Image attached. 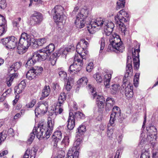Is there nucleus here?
Returning a JSON list of instances; mask_svg holds the SVG:
<instances>
[{
  "label": "nucleus",
  "mask_w": 158,
  "mask_h": 158,
  "mask_svg": "<svg viewBox=\"0 0 158 158\" xmlns=\"http://www.w3.org/2000/svg\"><path fill=\"white\" fill-rule=\"evenodd\" d=\"M130 15L129 12L125 10L122 9L120 10L115 17V20L116 23L118 25L122 32L125 33L126 30L123 22L129 21Z\"/></svg>",
  "instance_id": "f257e3e1"
},
{
  "label": "nucleus",
  "mask_w": 158,
  "mask_h": 158,
  "mask_svg": "<svg viewBox=\"0 0 158 158\" xmlns=\"http://www.w3.org/2000/svg\"><path fill=\"white\" fill-rule=\"evenodd\" d=\"M111 36L110 39V44L108 48V51H115L117 52H123L124 47L119 35L116 33H114Z\"/></svg>",
  "instance_id": "f03ea898"
},
{
  "label": "nucleus",
  "mask_w": 158,
  "mask_h": 158,
  "mask_svg": "<svg viewBox=\"0 0 158 158\" xmlns=\"http://www.w3.org/2000/svg\"><path fill=\"white\" fill-rule=\"evenodd\" d=\"M89 13V10L86 7L84 6L78 13L75 23L77 27L80 28L83 27L85 25L84 19L87 18Z\"/></svg>",
  "instance_id": "7ed1b4c3"
},
{
  "label": "nucleus",
  "mask_w": 158,
  "mask_h": 158,
  "mask_svg": "<svg viewBox=\"0 0 158 158\" xmlns=\"http://www.w3.org/2000/svg\"><path fill=\"white\" fill-rule=\"evenodd\" d=\"M45 123L43 121L40 123L38 128H36V136L37 138L41 139L45 138L46 139L50 137V134L49 131H47Z\"/></svg>",
  "instance_id": "20e7f679"
},
{
  "label": "nucleus",
  "mask_w": 158,
  "mask_h": 158,
  "mask_svg": "<svg viewBox=\"0 0 158 158\" xmlns=\"http://www.w3.org/2000/svg\"><path fill=\"white\" fill-rule=\"evenodd\" d=\"M99 24V27L102 29L103 34L108 36L111 34L114 27V24L112 22L108 20H100Z\"/></svg>",
  "instance_id": "39448f33"
},
{
  "label": "nucleus",
  "mask_w": 158,
  "mask_h": 158,
  "mask_svg": "<svg viewBox=\"0 0 158 158\" xmlns=\"http://www.w3.org/2000/svg\"><path fill=\"white\" fill-rule=\"evenodd\" d=\"M83 65V60L80 59L78 56L76 55L74 58V62L71 64L69 68V72L77 73L81 69Z\"/></svg>",
  "instance_id": "423d86ee"
},
{
  "label": "nucleus",
  "mask_w": 158,
  "mask_h": 158,
  "mask_svg": "<svg viewBox=\"0 0 158 158\" xmlns=\"http://www.w3.org/2000/svg\"><path fill=\"white\" fill-rule=\"evenodd\" d=\"M1 42L8 49H12L15 48L17 43V39L14 36L2 39Z\"/></svg>",
  "instance_id": "0eeeda50"
},
{
  "label": "nucleus",
  "mask_w": 158,
  "mask_h": 158,
  "mask_svg": "<svg viewBox=\"0 0 158 158\" xmlns=\"http://www.w3.org/2000/svg\"><path fill=\"white\" fill-rule=\"evenodd\" d=\"M122 86L123 88H124L125 95L127 98L128 99H130L133 97L134 94L133 86L129 82L125 81L124 79Z\"/></svg>",
  "instance_id": "6e6552de"
},
{
  "label": "nucleus",
  "mask_w": 158,
  "mask_h": 158,
  "mask_svg": "<svg viewBox=\"0 0 158 158\" xmlns=\"http://www.w3.org/2000/svg\"><path fill=\"white\" fill-rule=\"evenodd\" d=\"M33 40V39L31 38L29 35L25 33H23L21 34L18 44H19L20 45H22L25 47V48H28L31 44V42Z\"/></svg>",
  "instance_id": "1a4fd4ad"
},
{
  "label": "nucleus",
  "mask_w": 158,
  "mask_h": 158,
  "mask_svg": "<svg viewBox=\"0 0 158 158\" xmlns=\"http://www.w3.org/2000/svg\"><path fill=\"white\" fill-rule=\"evenodd\" d=\"M139 47V44H137L136 47V48L134 49V52H132L134 68L135 70H137L139 68V53L140 52Z\"/></svg>",
  "instance_id": "9d476101"
},
{
  "label": "nucleus",
  "mask_w": 158,
  "mask_h": 158,
  "mask_svg": "<svg viewBox=\"0 0 158 158\" xmlns=\"http://www.w3.org/2000/svg\"><path fill=\"white\" fill-rule=\"evenodd\" d=\"M48 107V105L46 102H39L38 106L35 110V116H37L39 114H45L47 111Z\"/></svg>",
  "instance_id": "9b49d317"
},
{
  "label": "nucleus",
  "mask_w": 158,
  "mask_h": 158,
  "mask_svg": "<svg viewBox=\"0 0 158 158\" xmlns=\"http://www.w3.org/2000/svg\"><path fill=\"white\" fill-rule=\"evenodd\" d=\"M121 114V110L119 107L115 106L113 108V111L111 114L110 120V124L111 125L113 124L115 120L119 117Z\"/></svg>",
  "instance_id": "f8f14e48"
},
{
  "label": "nucleus",
  "mask_w": 158,
  "mask_h": 158,
  "mask_svg": "<svg viewBox=\"0 0 158 158\" xmlns=\"http://www.w3.org/2000/svg\"><path fill=\"white\" fill-rule=\"evenodd\" d=\"M43 19L42 14L37 11H35L34 13L31 16V23L33 25L39 24Z\"/></svg>",
  "instance_id": "ddd939ff"
},
{
  "label": "nucleus",
  "mask_w": 158,
  "mask_h": 158,
  "mask_svg": "<svg viewBox=\"0 0 158 158\" xmlns=\"http://www.w3.org/2000/svg\"><path fill=\"white\" fill-rule=\"evenodd\" d=\"M34 55L36 59H37L38 61L44 60L49 56L44 49H41L36 52H35Z\"/></svg>",
  "instance_id": "4468645a"
},
{
  "label": "nucleus",
  "mask_w": 158,
  "mask_h": 158,
  "mask_svg": "<svg viewBox=\"0 0 158 158\" xmlns=\"http://www.w3.org/2000/svg\"><path fill=\"white\" fill-rule=\"evenodd\" d=\"M131 58L129 56L127 57V63L126 72L124 75L123 79L125 81H127V77L130 76L132 75L133 69L131 64Z\"/></svg>",
  "instance_id": "2eb2a0df"
},
{
  "label": "nucleus",
  "mask_w": 158,
  "mask_h": 158,
  "mask_svg": "<svg viewBox=\"0 0 158 158\" xmlns=\"http://www.w3.org/2000/svg\"><path fill=\"white\" fill-rule=\"evenodd\" d=\"M76 50L81 58V59L82 60L86 59L88 52L86 50V49L81 47L79 43H78L77 45Z\"/></svg>",
  "instance_id": "dca6fc26"
},
{
  "label": "nucleus",
  "mask_w": 158,
  "mask_h": 158,
  "mask_svg": "<svg viewBox=\"0 0 158 158\" xmlns=\"http://www.w3.org/2000/svg\"><path fill=\"white\" fill-rule=\"evenodd\" d=\"M62 138V134L60 131H57L55 132L52 136V142L54 143V147H56L57 143Z\"/></svg>",
  "instance_id": "f3484780"
},
{
  "label": "nucleus",
  "mask_w": 158,
  "mask_h": 158,
  "mask_svg": "<svg viewBox=\"0 0 158 158\" xmlns=\"http://www.w3.org/2000/svg\"><path fill=\"white\" fill-rule=\"evenodd\" d=\"M75 116L73 113H69V117L67 121V128L69 130L73 129L75 126Z\"/></svg>",
  "instance_id": "a211bd4d"
},
{
  "label": "nucleus",
  "mask_w": 158,
  "mask_h": 158,
  "mask_svg": "<svg viewBox=\"0 0 158 158\" xmlns=\"http://www.w3.org/2000/svg\"><path fill=\"white\" fill-rule=\"evenodd\" d=\"M95 21H96L92 23H91V22L87 26L88 30L91 34H94L96 30L98 29V28H97L98 26V23H97L98 21L97 20H95Z\"/></svg>",
  "instance_id": "6ab92c4d"
},
{
  "label": "nucleus",
  "mask_w": 158,
  "mask_h": 158,
  "mask_svg": "<svg viewBox=\"0 0 158 158\" xmlns=\"http://www.w3.org/2000/svg\"><path fill=\"white\" fill-rule=\"evenodd\" d=\"M37 149L35 148H32L30 152L29 149H27L23 156V158H28L30 153V158H35Z\"/></svg>",
  "instance_id": "aec40b11"
},
{
  "label": "nucleus",
  "mask_w": 158,
  "mask_h": 158,
  "mask_svg": "<svg viewBox=\"0 0 158 158\" xmlns=\"http://www.w3.org/2000/svg\"><path fill=\"white\" fill-rule=\"evenodd\" d=\"M86 88L87 89L89 90L90 92H91L94 99H95L96 97V103L98 106H99V102L98 101L99 95H98L97 92H96L95 88L92 87L91 85L90 84H89L88 85L86 86Z\"/></svg>",
  "instance_id": "412c9836"
},
{
  "label": "nucleus",
  "mask_w": 158,
  "mask_h": 158,
  "mask_svg": "<svg viewBox=\"0 0 158 158\" xmlns=\"http://www.w3.org/2000/svg\"><path fill=\"white\" fill-rule=\"evenodd\" d=\"M38 61L37 59H36L35 56L33 55L32 57L29 58L25 64V66L28 69L32 68L33 66L36 62Z\"/></svg>",
  "instance_id": "4be33fe9"
},
{
  "label": "nucleus",
  "mask_w": 158,
  "mask_h": 158,
  "mask_svg": "<svg viewBox=\"0 0 158 158\" xmlns=\"http://www.w3.org/2000/svg\"><path fill=\"white\" fill-rule=\"evenodd\" d=\"M26 86V83L24 81H22L18 86L15 87V93L19 94L21 93L23 91Z\"/></svg>",
  "instance_id": "5701e85b"
},
{
  "label": "nucleus",
  "mask_w": 158,
  "mask_h": 158,
  "mask_svg": "<svg viewBox=\"0 0 158 158\" xmlns=\"http://www.w3.org/2000/svg\"><path fill=\"white\" fill-rule=\"evenodd\" d=\"M64 8L60 5L56 6L52 10V13L53 15H64Z\"/></svg>",
  "instance_id": "b1692460"
},
{
  "label": "nucleus",
  "mask_w": 158,
  "mask_h": 158,
  "mask_svg": "<svg viewBox=\"0 0 158 158\" xmlns=\"http://www.w3.org/2000/svg\"><path fill=\"white\" fill-rule=\"evenodd\" d=\"M81 142L82 140L81 139H77L73 143V147H74L73 148H75L74 150L73 149V148H70L69 150L71 149H72L73 150V155H74V152H78L79 153L78 150H79L81 148Z\"/></svg>",
  "instance_id": "393cba45"
},
{
  "label": "nucleus",
  "mask_w": 158,
  "mask_h": 158,
  "mask_svg": "<svg viewBox=\"0 0 158 158\" xmlns=\"http://www.w3.org/2000/svg\"><path fill=\"white\" fill-rule=\"evenodd\" d=\"M54 124V122L53 119H52V118L51 117H48L47 122V128L46 130L49 131L50 134L53 129Z\"/></svg>",
  "instance_id": "a878e982"
},
{
  "label": "nucleus",
  "mask_w": 158,
  "mask_h": 158,
  "mask_svg": "<svg viewBox=\"0 0 158 158\" xmlns=\"http://www.w3.org/2000/svg\"><path fill=\"white\" fill-rule=\"evenodd\" d=\"M73 150L72 149H70L69 150L67 155V157L66 158H78L79 153L78 152H74V155H73ZM54 158H62L61 157L59 156L56 157Z\"/></svg>",
  "instance_id": "bb28decb"
},
{
  "label": "nucleus",
  "mask_w": 158,
  "mask_h": 158,
  "mask_svg": "<svg viewBox=\"0 0 158 158\" xmlns=\"http://www.w3.org/2000/svg\"><path fill=\"white\" fill-rule=\"evenodd\" d=\"M50 92V88L49 86H45L43 90L42 94V97L40 98L41 100L43 99L45 97H47Z\"/></svg>",
  "instance_id": "cd10ccee"
},
{
  "label": "nucleus",
  "mask_w": 158,
  "mask_h": 158,
  "mask_svg": "<svg viewBox=\"0 0 158 158\" xmlns=\"http://www.w3.org/2000/svg\"><path fill=\"white\" fill-rule=\"evenodd\" d=\"M20 67V64L19 62H16L13 64L8 69V71L10 73H12L16 71Z\"/></svg>",
  "instance_id": "c85d7f7f"
},
{
  "label": "nucleus",
  "mask_w": 158,
  "mask_h": 158,
  "mask_svg": "<svg viewBox=\"0 0 158 158\" xmlns=\"http://www.w3.org/2000/svg\"><path fill=\"white\" fill-rule=\"evenodd\" d=\"M114 104L115 101L113 98L110 97L107 98L106 101V107L108 110L111 109Z\"/></svg>",
  "instance_id": "c756f323"
},
{
  "label": "nucleus",
  "mask_w": 158,
  "mask_h": 158,
  "mask_svg": "<svg viewBox=\"0 0 158 158\" xmlns=\"http://www.w3.org/2000/svg\"><path fill=\"white\" fill-rule=\"evenodd\" d=\"M53 18L55 22L62 23L65 20V16L64 15H53Z\"/></svg>",
  "instance_id": "7c9ffc66"
},
{
  "label": "nucleus",
  "mask_w": 158,
  "mask_h": 158,
  "mask_svg": "<svg viewBox=\"0 0 158 158\" xmlns=\"http://www.w3.org/2000/svg\"><path fill=\"white\" fill-rule=\"evenodd\" d=\"M120 88V86L118 84H116L112 85L110 88L111 93L112 94H116L118 92Z\"/></svg>",
  "instance_id": "2f4dec72"
},
{
  "label": "nucleus",
  "mask_w": 158,
  "mask_h": 158,
  "mask_svg": "<svg viewBox=\"0 0 158 158\" xmlns=\"http://www.w3.org/2000/svg\"><path fill=\"white\" fill-rule=\"evenodd\" d=\"M66 99L65 94L64 93H60L59 96L58 102L57 104V106L63 105L64 102Z\"/></svg>",
  "instance_id": "473e14b6"
},
{
  "label": "nucleus",
  "mask_w": 158,
  "mask_h": 158,
  "mask_svg": "<svg viewBox=\"0 0 158 158\" xmlns=\"http://www.w3.org/2000/svg\"><path fill=\"white\" fill-rule=\"evenodd\" d=\"M10 74H11L12 75L6 78V83L8 86H10L11 85V83L14 78L17 77V74L16 73H10Z\"/></svg>",
  "instance_id": "72a5a7b5"
},
{
  "label": "nucleus",
  "mask_w": 158,
  "mask_h": 158,
  "mask_svg": "<svg viewBox=\"0 0 158 158\" xmlns=\"http://www.w3.org/2000/svg\"><path fill=\"white\" fill-rule=\"evenodd\" d=\"M55 48L54 45L52 44H50L44 49L46 51V52L49 55L51 53L53 52Z\"/></svg>",
  "instance_id": "f704fd0d"
},
{
  "label": "nucleus",
  "mask_w": 158,
  "mask_h": 158,
  "mask_svg": "<svg viewBox=\"0 0 158 158\" xmlns=\"http://www.w3.org/2000/svg\"><path fill=\"white\" fill-rule=\"evenodd\" d=\"M36 75L32 69H31L26 74V77L29 80H31L35 78Z\"/></svg>",
  "instance_id": "c9c22d12"
},
{
  "label": "nucleus",
  "mask_w": 158,
  "mask_h": 158,
  "mask_svg": "<svg viewBox=\"0 0 158 158\" xmlns=\"http://www.w3.org/2000/svg\"><path fill=\"white\" fill-rule=\"evenodd\" d=\"M88 80L86 77H81L77 81V83L80 86H83L86 85Z\"/></svg>",
  "instance_id": "e433bc0d"
},
{
  "label": "nucleus",
  "mask_w": 158,
  "mask_h": 158,
  "mask_svg": "<svg viewBox=\"0 0 158 158\" xmlns=\"http://www.w3.org/2000/svg\"><path fill=\"white\" fill-rule=\"evenodd\" d=\"M36 131V127H34L33 130L32 132L30 133V137L28 139V142L31 144L33 140L35 135V132Z\"/></svg>",
  "instance_id": "4c0bfd02"
},
{
  "label": "nucleus",
  "mask_w": 158,
  "mask_h": 158,
  "mask_svg": "<svg viewBox=\"0 0 158 158\" xmlns=\"http://www.w3.org/2000/svg\"><path fill=\"white\" fill-rule=\"evenodd\" d=\"M25 47L22 45H20V44H18L17 47V52L19 54H22L25 53L28 49V48H26Z\"/></svg>",
  "instance_id": "58836bf2"
},
{
  "label": "nucleus",
  "mask_w": 158,
  "mask_h": 158,
  "mask_svg": "<svg viewBox=\"0 0 158 158\" xmlns=\"http://www.w3.org/2000/svg\"><path fill=\"white\" fill-rule=\"evenodd\" d=\"M32 69L37 76L41 73L43 71V68L40 66H35L32 68Z\"/></svg>",
  "instance_id": "ea45409f"
},
{
  "label": "nucleus",
  "mask_w": 158,
  "mask_h": 158,
  "mask_svg": "<svg viewBox=\"0 0 158 158\" xmlns=\"http://www.w3.org/2000/svg\"><path fill=\"white\" fill-rule=\"evenodd\" d=\"M125 3V0H119L117 3V6L116 9L118 10L124 7Z\"/></svg>",
  "instance_id": "a19ab883"
},
{
  "label": "nucleus",
  "mask_w": 158,
  "mask_h": 158,
  "mask_svg": "<svg viewBox=\"0 0 158 158\" xmlns=\"http://www.w3.org/2000/svg\"><path fill=\"white\" fill-rule=\"evenodd\" d=\"M78 131L79 134L81 135H83L86 131V129L85 126L81 125L78 128Z\"/></svg>",
  "instance_id": "79ce46f5"
},
{
  "label": "nucleus",
  "mask_w": 158,
  "mask_h": 158,
  "mask_svg": "<svg viewBox=\"0 0 158 158\" xmlns=\"http://www.w3.org/2000/svg\"><path fill=\"white\" fill-rule=\"evenodd\" d=\"M139 74L136 73L135 74L134 79V84L135 87H137L139 84Z\"/></svg>",
  "instance_id": "37998d69"
},
{
  "label": "nucleus",
  "mask_w": 158,
  "mask_h": 158,
  "mask_svg": "<svg viewBox=\"0 0 158 158\" xmlns=\"http://www.w3.org/2000/svg\"><path fill=\"white\" fill-rule=\"evenodd\" d=\"M7 135L6 131H4L0 133V143L3 141L6 138Z\"/></svg>",
  "instance_id": "c03bdc74"
},
{
  "label": "nucleus",
  "mask_w": 158,
  "mask_h": 158,
  "mask_svg": "<svg viewBox=\"0 0 158 158\" xmlns=\"http://www.w3.org/2000/svg\"><path fill=\"white\" fill-rule=\"evenodd\" d=\"M105 72L106 74L104 75V80H110L113 72L111 71L109 72L108 70H106Z\"/></svg>",
  "instance_id": "a18cd8bd"
},
{
  "label": "nucleus",
  "mask_w": 158,
  "mask_h": 158,
  "mask_svg": "<svg viewBox=\"0 0 158 158\" xmlns=\"http://www.w3.org/2000/svg\"><path fill=\"white\" fill-rule=\"evenodd\" d=\"M47 40L45 38L39 39L37 41V44L38 46H41L46 42Z\"/></svg>",
  "instance_id": "49530a36"
},
{
  "label": "nucleus",
  "mask_w": 158,
  "mask_h": 158,
  "mask_svg": "<svg viewBox=\"0 0 158 158\" xmlns=\"http://www.w3.org/2000/svg\"><path fill=\"white\" fill-rule=\"evenodd\" d=\"M56 110H55L51 109L49 111V115L52 116V118H55L57 114V112H56Z\"/></svg>",
  "instance_id": "de8ad7c7"
},
{
  "label": "nucleus",
  "mask_w": 158,
  "mask_h": 158,
  "mask_svg": "<svg viewBox=\"0 0 158 158\" xmlns=\"http://www.w3.org/2000/svg\"><path fill=\"white\" fill-rule=\"evenodd\" d=\"M105 102V99L104 97L102 96L99 95V105L100 104L101 107L100 108H103L104 106V103Z\"/></svg>",
  "instance_id": "09e8293b"
},
{
  "label": "nucleus",
  "mask_w": 158,
  "mask_h": 158,
  "mask_svg": "<svg viewBox=\"0 0 158 158\" xmlns=\"http://www.w3.org/2000/svg\"><path fill=\"white\" fill-rule=\"evenodd\" d=\"M93 63L92 62H90L86 67V71L88 72H91L93 69Z\"/></svg>",
  "instance_id": "8fccbe9b"
},
{
  "label": "nucleus",
  "mask_w": 158,
  "mask_h": 158,
  "mask_svg": "<svg viewBox=\"0 0 158 158\" xmlns=\"http://www.w3.org/2000/svg\"><path fill=\"white\" fill-rule=\"evenodd\" d=\"M106 41L104 37L102 38L101 40V48L100 51H102V50L104 49V47L105 45Z\"/></svg>",
  "instance_id": "3c124183"
},
{
  "label": "nucleus",
  "mask_w": 158,
  "mask_h": 158,
  "mask_svg": "<svg viewBox=\"0 0 158 158\" xmlns=\"http://www.w3.org/2000/svg\"><path fill=\"white\" fill-rule=\"evenodd\" d=\"M21 18H18L15 19L13 22V26L15 27H17L19 25V22L21 21Z\"/></svg>",
  "instance_id": "603ef678"
},
{
  "label": "nucleus",
  "mask_w": 158,
  "mask_h": 158,
  "mask_svg": "<svg viewBox=\"0 0 158 158\" xmlns=\"http://www.w3.org/2000/svg\"><path fill=\"white\" fill-rule=\"evenodd\" d=\"M5 24L0 25V36L4 34L6 31Z\"/></svg>",
  "instance_id": "864d4df0"
},
{
  "label": "nucleus",
  "mask_w": 158,
  "mask_h": 158,
  "mask_svg": "<svg viewBox=\"0 0 158 158\" xmlns=\"http://www.w3.org/2000/svg\"><path fill=\"white\" fill-rule=\"evenodd\" d=\"M6 6V0H0V7L1 9H4Z\"/></svg>",
  "instance_id": "5fc2aeb1"
},
{
  "label": "nucleus",
  "mask_w": 158,
  "mask_h": 158,
  "mask_svg": "<svg viewBox=\"0 0 158 158\" xmlns=\"http://www.w3.org/2000/svg\"><path fill=\"white\" fill-rule=\"evenodd\" d=\"M140 158H150L149 153L147 151H145L142 153Z\"/></svg>",
  "instance_id": "6e6d98bb"
},
{
  "label": "nucleus",
  "mask_w": 158,
  "mask_h": 158,
  "mask_svg": "<svg viewBox=\"0 0 158 158\" xmlns=\"http://www.w3.org/2000/svg\"><path fill=\"white\" fill-rule=\"evenodd\" d=\"M36 103V100H33L31 102L28 103L26 105L27 108H32L34 106Z\"/></svg>",
  "instance_id": "4d7b16f0"
},
{
  "label": "nucleus",
  "mask_w": 158,
  "mask_h": 158,
  "mask_svg": "<svg viewBox=\"0 0 158 158\" xmlns=\"http://www.w3.org/2000/svg\"><path fill=\"white\" fill-rule=\"evenodd\" d=\"M69 142V138L68 136H65L63 139L62 142L64 143L65 145H67Z\"/></svg>",
  "instance_id": "13d9d810"
},
{
  "label": "nucleus",
  "mask_w": 158,
  "mask_h": 158,
  "mask_svg": "<svg viewBox=\"0 0 158 158\" xmlns=\"http://www.w3.org/2000/svg\"><path fill=\"white\" fill-rule=\"evenodd\" d=\"M63 105H60L58 106L57 104H56V108H55V110H57L58 108V111L57 112V113H59L60 114L62 113L63 110Z\"/></svg>",
  "instance_id": "bf43d9fd"
},
{
  "label": "nucleus",
  "mask_w": 158,
  "mask_h": 158,
  "mask_svg": "<svg viewBox=\"0 0 158 158\" xmlns=\"http://www.w3.org/2000/svg\"><path fill=\"white\" fill-rule=\"evenodd\" d=\"M59 74L60 77L63 78H65L67 77V73L63 71H60L59 72Z\"/></svg>",
  "instance_id": "052dcab7"
},
{
  "label": "nucleus",
  "mask_w": 158,
  "mask_h": 158,
  "mask_svg": "<svg viewBox=\"0 0 158 158\" xmlns=\"http://www.w3.org/2000/svg\"><path fill=\"white\" fill-rule=\"evenodd\" d=\"M6 20L3 16L0 15V25L5 24Z\"/></svg>",
  "instance_id": "680f3d73"
},
{
  "label": "nucleus",
  "mask_w": 158,
  "mask_h": 158,
  "mask_svg": "<svg viewBox=\"0 0 158 158\" xmlns=\"http://www.w3.org/2000/svg\"><path fill=\"white\" fill-rule=\"evenodd\" d=\"M104 84L106 88H108L110 87V80H104Z\"/></svg>",
  "instance_id": "e2e57ef3"
},
{
  "label": "nucleus",
  "mask_w": 158,
  "mask_h": 158,
  "mask_svg": "<svg viewBox=\"0 0 158 158\" xmlns=\"http://www.w3.org/2000/svg\"><path fill=\"white\" fill-rule=\"evenodd\" d=\"M60 55V54L59 52H58L56 51L53 53L52 56H51L52 58H56L57 57H59Z\"/></svg>",
  "instance_id": "0e129e2a"
},
{
  "label": "nucleus",
  "mask_w": 158,
  "mask_h": 158,
  "mask_svg": "<svg viewBox=\"0 0 158 158\" xmlns=\"http://www.w3.org/2000/svg\"><path fill=\"white\" fill-rule=\"evenodd\" d=\"M75 115L77 116H79L81 118H83L85 117V115L79 111L76 112Z\"/></svg>",
  "instance_id": "69168bd1"
},
{
  "label": "nucleus",
  "mask_w": 158,
  "mask_h": 158,
  "mask_svg": "<svg viewBox=\"0 0 158 158\" xmlns=\"http://www.w3.org/2000/svg\"><path fill=\"white\" fill-rule=\"evenodd\" d=\"M71 86L70 85V82L68 81L67 82L66 85L65 86V88L67 91H69L71 88Z\"/></svg>",
  "instance_id": "338daca9"
},
{
  "label": "nucleus",
  "mask_w": 158,
  "mask_h": 158,
  "mask_svg": "<svg viewBox=\"0 0 158 158\" xmlns=\"http://www.w3.org/2000/svg\"><path fill=\"white\" fill-rule=\"evenodd\" d=\"M51 61V63L52 65H54L57 60L56 58H52L51 57H50Z\"/></svg>",
  "instance_id": "774afa93"
}]
</instances>
